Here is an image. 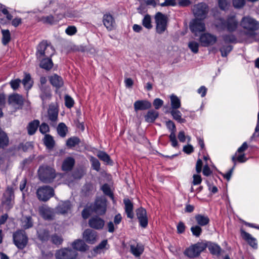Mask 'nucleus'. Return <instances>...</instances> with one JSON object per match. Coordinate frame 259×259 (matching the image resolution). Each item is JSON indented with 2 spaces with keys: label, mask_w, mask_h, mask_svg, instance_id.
Returning a JSON list of instances; mask_svg holds the SVG:
<instances>
[{
  "label": "nucleus",
  "mask_w": 259,
  "mask_h": 259,
  "mask_svg": "<svg viewBox=\"0 0 259 259\" xmlns=\"http://www.w3.org/2000/svg\"><path fill=\"white\" fill-rule=\"evenodd\" d=\"M215 27L219 31L227 30L229 32H233L236 30L238 26V21L235 15H230L226 19L220 18L214 24Z\"/></svg>",
  "instance_id": "nucleus-1"
},
{
  "label": "nucleus",
  "mask_w": 259,
  "mask_h": 259,
  "mask_svg": "<svg viewBox=\"0 0 259 259\" xmlns=\"http://www.w3.org/2000/svg\"><path fill=\"white\" fill-rule=\"evenodd\" d=\"M55 53V49L51 43L47 40H42L36 48L35 56L37 60L45 57H52Z\"/></svg>",
  "instance_id": "nucleus-2"
},
{
  "label": "nucleus",
  "mask_w": 259,
  "mask_h": 259,
  "mask_svg": "<svg viewBox=\"0 0 259 259\" xmlns=\"http://www.w3.org/2000/svg\"><path fill=\"white\" fill-rule=\"evenodd\" d=\"M37 172L39 179L44 183H51L56 177L55 169L47 165H40Z\"/></svg>",
  "instance_id": "nucleus-3"
},
{
  "label": "nucleus",
  "mask_w": 259,
  "mask_h": 259,
  "mask_svg": "<svg viewBox=\"0 0 259 259\" xmlns=\"http://www.w3.org/2000/svg\"><path fill=\"white\" fill-rule=\"evenodd\" d=\"M207 244L203 242H198L186 248L184 251L185 256L190 258L198 257L207 248Z\"/></svg>",
  "instance_id": "nucleus-4"
},
{
  "label": "nucleus",
  "mask_w": 259,
  "mask_h": 259,
  "mask_svg": "<svg viewBox=\"0 0 259 259\" xmlns=\"http://www.w3.org/2000/svg\"><path fill=\"white\" fill-rule=\"evenodd\" d=\"M13 241L19 249L23 250L28 244V238L25 231L18 230L13 234Z\"/></svg>",
  "instance_id": "nucleus-5"
},
{
  "label": "nucleus",
  "mask_w": 259,
  "mask_h": 259,
  "mask_svg": "<svg viewBox=\"0 0 259 259\" xmlns=\"http://www.w3.org/2000/svg\"><path fill=\"white\" fill-rule=\"evenodd\" d=\"M209 11L208 5L203 2L195 4L192 8V12L195 18L201 20H204L207 18Z\"/></svg>",
  "instance_id": "nucleus-6"
},
{
  "label": "nucleus",
  "mask_w": 259,
  "mask_h": 259,
  "mask_svg": "<svg viewBox=\"0 0 259 259\" xmlns=\"http://www.w3.org/2000/svg\"><path fill=\"white\" fill-rule=\"evenodd\" d=\"M107 199L103 196L96 198L94 203L91 204L94 212L98 215H103L107 210Z\"/></svg>",
  "instance_id": "nucleus-7"
},
{
  "label": "nucleus",
  "mask_w": 259,
  "mask_h": 259,
  "mask_svg": "<svg viewBox=\"0 0 259 259\" xmlns=\"http://www.w3.org/2000/svg\"><path fill=\"white\" fill-rule=\"evenodd\" d=\"M36 194L38 200L43 202L48 201L55 195L54 189L49 186L39 187L37 189Z\"/></svg>",
  "instance_id": "nucleus-8"
},
{
  "label": "nucleus",
  "mask_w": 259,
  "mask_h": 259,
  "mask_svg": "<svg viewBox=\"0 0 259 259\" xmlns=\"http://www.w3.org/2000/svg\"><path fill=\"white\" fill-rule=\"evenodd\" d=\"M218 40L217 36L208 32H203L199 35L198 41L200 45L203 47H209L213 46Z\"/></svg>",
  "instance_id": "nucleus-9"
},
{
  "label": "nucleus",
  "mask_w": 259,
  "mask_h": 259,
  "mask_svg": "<svg viewBox=\"0 0 259 259\" xmlns=\"http://www.w3.org/2000/svg\"><path fill=\"white\" fill-rule=\"evenodd\" d=\"M78 253L70 247L62 248L55 253L56 259H76Z\"/></svg>",
  "instance_id": "nucleus-10"
},
{
  "label": "nucleus",
  "mask_w": 259,
  "mask_h": 259,
  "mask_svg": "<svg viewBox=\"0 0 259 259\" xmlns=\"http://www.w3.org/2000/svg\"><path fill=\"white\" fill-rule=\"evenodd\" d=\"M203 20L194 18L190 22V29L195 36L199 35L205 31L206 27L205 23L203 22Z\"/></svg>",
  "instance_id": "nucleus-11"
},
{
  "label": "nucleus",
  "mask_w": 259,
  "mask_h": 259,
  "mask_svg": "<svg viewBox=\"0 0 259 259\" xmlns=\"http://www.w3.org/2000/svg\"><path fill=\"white\" fill-rule=\"evenodd\" d=\"M14 192L12 187H8L3 194L2 203L5 206L7 210H10L13 206V201L14 199Z\"/></svg>",
  "instance_id": "nucleus-12"
},
{
  "label": "nucleus",
  "mask_w": 259,
  "mask_h": 259,
  "mask_svg": "<svg viewBox=\"0 0 259 259\" xmlns=\"http://www.w3.org/2000/svg\"><path fill=\"white\" fill-rule=\"evenodd\" d=\"M240 25L245 29L254 31L259 28L258 22L249 16L243 17L241 21Z\"/></svg>",
  "instance_id": "nucleus-13"
},
{
  "label": "nucleus",
  "mask_w": 259,
  "mask_h": 259,
  "mask_svg": "<svg viewBox=\"0 0 259 259\" xmlns=\"http://www.w3.org/2000/svg\"><path fill=\"white\" fill-rule=\"evenodd\" d=\"M155 19L156 24V32L159 34H161L166 29L167 18L161 12H158L155 15Z\"/></svg>",
  "instance_id": "nucleus-14"
},
{
  "label": "nucleus",
  "mask_w": 259,
  "mask_h": 259,
  "mask_svg": "<svg viewBox=\"0 0 259 259\" xmlns=\"http://www.w3.org/2000/svg\"><path fill=\"white\" fill-rule=\"evenodd\" d=\"M58 108L53 103L49 105L47 111V118L51 125L54 126L56 125L58 119Z\"/></svg>",
  "instance_id": "nucleus-15"
},
{
  "label": "nucleus",
  "mask_w": 259,
  "mask_h": 259,
  "mask_svg": "<svg viewBox=\"0 0 259 259\" xmlns=\"http://www.w3.org/2000/svg\"><path fill=\"white\" fill-rule=\"evenodd\" d=\"M40 216L46 221H52L55 219V212L53 208L47 205H42L38 208Z\"/></svg>",
  "instance_id": "nucleus-16"
},
{
  "label": "nucleus",
  "mask_w": 259,
  "mask_h": 259,
  "mask_svg": "<svg viewBox=\"0 0 259 259\" xmlns=\"http://www.w3.org/2000/svg\"><path fill=\"white\" fill-rule=\"evenodd\" d=\"M39 97L42 101V106L44 107L48 101L52 97L51 89L50 86H46L39 88Z\"/></svg>",
  "instance_id": "nucleus-17"
},
{
  "label": "nucleus",
  "mask_w": 259,
  "mask_h": 259,
  "mask_svg": "<svg viewBox=\"0 0 259 259\" xmlns=\"http://www.w3.org/2000/svg\"><path fill=\"white\" fill-rule=\"evenodd\" d=\"M136 215L140 226L143 228H146L148 224L146 210L142 207H139L136 209Z\"/></svg>",
  "instance_id": "nucleus-18"
},
{
  "label": "nucleus",
  "mask_w": 259,
  "mask_h": 259,
  "mask_svg": "<svg viewBox=\"0 0 259 259\" xmlns=\"http://www.w3.org/2000/svg\"><path fill=\"white\" fill-rule=\"evenodd\" d=\"M88 224L91 228L100 230L103 228L105 221L99 216L94 215L89 219Z\"/></svg>",
  "instance_id": "nucleus-19"
},
{
  "label": "nucleus",
  "mask_w": 259,
  "mask_h": 259,
  "mask_svg": "<svg viewBox=\"0 0 259 259\" xmlns=\"http://www.w3.org/2000/svg\"><path fill=\"white\" fill-rule=\"evenodd\" d=\"M37 239L42 243L47 242L51 237L50 231L47 228H38L36 230Z\"/></svg>",
  "instance_id": "nucleus-20"
},
{
  "label": "nucleus",
  "mask_w": 259,
  "mask_h": 259,
  "mask_svg": "<svg viewBox=\"0 0 259 259\" xmlns=\"http://www.w3.org/2000/svg\"><path fill=\"white\" fill-rule=\"evenodd\" d=\"M102 21L104 26L108 31H112L114 29L115 20L113 16L110 13H106L103 15Z\"/></svg>",
  "instance_id": "nucleus-21"
},
{
  "label": "nucleus",
  "mask_w": 259,
  "mask_h": 259,
  "mask_svg": "<svg viewBox=\"0 0 259 259\" xmlns=\"http://www.w3.org/2000/svg\"><path fill=\"white\" fill-rule=\"evenodd\" d=\"M72 205L70 201L67 200L60 201L56 207V211L59 214H66L71 209Z\"/></svg>",
  "instance_id": "nucleus-22"
},
{
  "label": "nucleus",
  "mask_w": 259,
  "mask_h": 259,
  "mask_svg": "<svg viewBox=\"0 0 259 259\" xmlns=\"http://www.w3.org/2000/svg\"><path fill=\"white\" fill-rule=\"evenodd\" d=\"M97 237V232L92 229H87L83 233V238L89 244H94L96 241Z\"/></svg>",
  "instance_id": "nucleus-23"
},
{
  "label": "nucleus",
  "mask_w": 259,
  "mask_h": 259,
  "mask_svg": "<svg viewBox=\"0 0 259 259\" xmlns=\"http://www.w3.org/2000/svg\"><path fill=\"white\" fill-rule=\"evenodd\" d=\"M73 250L85 252L89 249V246L82 239H76L71 244Z\"/></svg>",
  "instance_id": "nucleus-24"
},
{
  "label": "nucleus",
  "mask_w": 259,
  "mask_h": 259,
  "mask_svg": "<svg viewBox=\"0 0 259 259\" xmlns=\"http://www.w3.org/2000/svg\"><path fill=\"white\" fill-rule=\"evenodd\" d=\"M240 233L242 238L245 240L247 243L253 248H257V243L256 239L253 237L249 233L246 232L243 229L240 230Z\"/></svg>",
  "instance_id": "nucleus-25"
},
{
  "label": "nucleus",
  "mask_w": 259,
  "mask_h": 259,
  "mask_svg": "<svg viewBox=\"0 0 259 259\" xmlns=\"http://www.w3.org/2000/svg\"><path fill=\"white\" fill-rule=\"evenodd\" d=\"M135 111L146 110L151 107V103L146 100H137L134 104Z\"/></svg>",
  "instance_id": "nucleus-26"
},
{
  "label": "nucleus",
  "mask_w": 259,
  "mask_h": 259,
  "mask_svg": "<svg viewBox=\"0 0 259 259\" xmlns=\"http://www.w3.org/2000/svg\"><path fill=\"white\" fill-rule=\"evenodd\" d=\"M123 203L124 204V210L126 214L127 217L131 219L134 218V205L131 200L128 198L123 199Z\"/></svg>",
  "instance_id": "nucleus-27"
},
{
  "label": "nucleus",
  "mask_w": 259,
  "mask_h": 259,
  "mask_svg": "<svg viewBox=\"0 0 259 259\" xmlns=\"http://www.w3.org/2000/svg\"><path fill=\"white\" fill-rule=\"evenodd\" d=\"M49 80L50 83L56 89H58L61 88L64 85V81L62 77L57 74L49 77Z\"/></svg>",
  "instance_id": "nucleus-28"
},
{
  "label": "nucleus",
  "mask_w": 259,
  "mask_h": 259,
  "mask_svg": "<svg viewBox=\"0 0 259 259\" xmlns=\"http://www.w3.org/2000/svg\"><path fill=\"white\" fill-rule=\"evenodd\" d=\"M51 58L52 57H45L39 60L40 67L47 71L50 70L54 65Z\"/></svg>",
  "instance_id": "nucleus-29"
},
{
  "label": "nucleus",
  "mask_w": 259,
  "mask_h": 259,
  "mask_svg": "<svg viewBox=\"0 0 259 259\" xmlns=\"http://www.w3.org/2000/svg\"><path fill=\"white\" fill-rule=\"evenodd\" d=\"M75 164V159L72 157H67L63 161L62 170L64 171H71Z\"/></svg>",
  "instance_id": "nucleus-30"
},
{
  "label": "nucleus",
  "mask_w": 259,
  "mask_h": 259,
  "mask_svg": "<svg viewBox=\"0 0 259 259\" xmlns=\"http://www.w3.org/2000/svg\"><path fill=\"white\" fill-rule=\"evenodd\" d=\"M194 218L197 225L201 227L207 225L210 222L209 217L204 214H197L195 215Z\"/></svg>",
  "instance_id": "nucleus-31"
},
{
  "label": "nucleus",
  "mask_w": 259,
  "mask_h": 259,
  "mask_svg": "<svg viewBox=\"0 0 259 259\" xmlns=\"http://www.w3.org/2000/svg\"><path fill=\"white\" fill-rule=\"evenodd\" d=\"M39 126V120L34 119L29 122L27 125V133L29 136H32L35 134Z\"/></svg>",
  "instance_id": "nucleus-32"
},
{
  "label": "nucleus",
  "mask_w": 259,
  "mask_h": 259,
  "mask_svg": "<svg viewBox=\"0 0 259 259\" xmlns=\"http://www.w3.org/2000/svg\"><path fill=\"white\" fill-rule=\"evenodd\" d=\"M206 243L207 244V247H208L211 254L217 255V256H219L221 255L222 248L219 245L211 242H207Z\"/></svg>",
  "instance_id": "nucleus-33"
},
{
  "label": "nucleus",
  "mask_w": 259,
  "mask_h": 259,
  "mask_svg": "<svg viewBox=\"0 0 259 259\" xmlns=\"http://www.w3.org/2000/svg\"><path fill=\"white\" fill-rule=\"evenodd\" d=\"M21 82L25 89L27 91L30 90L33 84V81L31 78L30 74L27 72H24V78L21 80Z\"/></svg>",
  "instance_id": "nucleus-34"
},
{
  "label": "nucleus",
  "mask_w": 259,
  "mask_h": 259,
  "mask_svg": "<svg viewBox=\"0 0 259 259\" xmlns=\"http://www.w3.org/2000/svg\"><path fill=\"white\" fill-rule=\"evenodd\" d=\"M44 144L48 149L52 150L55 145V141L52 136L50 134H46L42 139Z\"/></svg>",
  "instance_id": "nucleus-35"
},
{
  "label": "nucleus",
  "mask_w": 259,
  "mask_h": 259,
  "mask_svg": "<svg viewBox=\"0 0 259 259\" xmlns=\"http://www.w3.org/2000/svg\"><path fill=\"white\" fill-rule=\"evenodd\" d=\"M144 247L142 244L137 243L136 246L130 245V251L136 257L140 256L144 252Z\"/></svg>",
  "instance_id": "nucleus-36"
},
{
  "label": "nucleus",
  "mask_w": 259,
  "mask_h": 259,
  "mask_svg": "<svg viewBox=\"0 0 259 259\" xmlns=\"http://www.w3.org/2000/svg\"><path fill=\"white\" fill-rule=\"evenodd\" d=\"M159 113L157 111L152 109L149 110L145 115V120L147 122L153 123L158 118Z\"/></svg>",
  "instance_id": "nucleus-37"
},
{
  "label": "nucleus",
  "mask_w": 259,
  "mask_h": 259,
  "mask_svg": "<svg viewBox=\"0 0 259 259\" xmlns=\"http://www.w3.org/2000/svg\"><path fill=\"white\" fill-rule=\"evenodd\" d=\"M170 113L174 119L176 120L180 123H184L186 120L185 119L182 118V113L178 109H170Z\"/></svg>",
  "instance_id": "nucleus-38"
},
{
  "label": "nucleus",
  "mask_w": 259,
  "mask_h": 259,
  "mask_svg": "<svg viewBox=\"0 0 259 259\" xmlns=\"http://www.w3.org/2000/svg\"><path fill=\"white\" fill-rule=\"evenodd\" d=\"M9 102L10 103H14L19 106H22L24 103L22 96L18 94L11 95L9 98Z\"/></svg>",
  "instance_id": "nucleus-39"
},
{
  "label": "nucleus",
  "mask_w": 259,
  "mask_h": 259,
  "mask_svg": "<svg viewBox=\"0 0 259 259\" xmlns=\"http://www.w3.org/2000/svg\"><path fill=\"white\" fill-rule=\"evenodd\" d=\"M80 143V139L76 136H73L68 138L66 142V146L68 149H73L74 147L78 145Z\"/></svg>",
  "instance_id": "nucleus-40"
},
{
  "label": "nucleus",
  "mask_w": 259,
  "mask_h": 259,
  "mask_svg": "<svg viewBox=\"0 0 259 259\" xmlns=\"http://www.w3.org/2000/svg\"><path fill=\"white\" fill-rule=\"evenodd\" d=\"M98 157L106 164L112 165L113 161L110 158V156L105 152L100 151L97 153Z\"/></svg>",
  "instance_id": "nucleus-41"
},
{
  "label": "nucleus",
  "mask_w": 259,
  "mask_h": 259,
  "mask_svg": "<svg viewBox=\"0 0 259 259\" xmlns=\"http://www.w3.org/2000/svg\"><path fill=\"white\" fill-rule=\"evenodd\" d=\"M9 143V139L7 134L0 128V148L6 147Z\"/></svg>",
  "instance_id": "nucleus-42"
},
{
  "label": "nucleus",
  "mask_w": 259,
  "mask_h": 259,
  "mask_svg": "<svg viewBox=\"0 0 259 259\" xmlns=\"http://www.w3.org/2000/svg\"><path fill=\"white\" fill-rule=\"evenodd\" d=\"M170 109H178L180 108L181 103L180 99L175 95L172 94L170 97Z\"/></svg>",
  "instance_id": "nucleus-43"
},
{
  "label": "nucleus",
  "mask_w": 259,
  "mask_h": 259,
  "mask_svg": "<svg viewBox=\"0 0 259 259\" xmlns=\"http://www.w3.org/2000/svg\"><path fill=\"white\" fill-rule=\"evenodd\" d=\"M2 43L4 45H7L11 40V34L9 30L2 29Z\"/></svg>",
  "instance_id": "nucleus-44"
},
{
  "label": "nucleus",
  "mask_w": 259,
  "mask_h": 259,
  "mask_svg": "<svg viewBox=\"0 0 259 259\" xmlns=\"http://www.w3.org/2000/svg\"><path fill=\"white\" fill-rule=\"evenodd\" d=\"M68 131L67 127L63 122H61L58 124L57 127V132L59 135L61 137H65Z\"/></svg>",
  "instance_id": "nucleus-45"
},
{
  "label": "nucleus",
  "mask_w": 259,
  "mask_h": 259,
  "mask_svg": "<svg viewBox=\"0 0 259 259\" xmlns=\"http://www.w3.org/2000/svg\"><path fill=\"white\" fill-rule=\"evenodd\" d=\"M222 38L225 43L236 44L237 41L236 36L233 34H224L222 36Z\"/></svg>",
  "instance_id": "nucleus-46"
},
{
  "label": "nucleus",
  "mask_w": 259,
  "mask_h": 259,
  "mask_svg": "<svg viewBox=\"0 0 259 259\" xmlns=\"http://www.w3.org/2000/svg\"><path fill=\"white\" fill-rule=\"evenodd\" d=\"M101 190L105 195L109 196L112 200H114L113 193L111 191V188L108 184H104L102 186Z\"/></svg>",
  "instance_id": "nucleus-47"
},
{
  "label": "nucleus",
  "mask_w": 259,
  "mask_h": 259,
  "mask_svg": "<svg viewBox=\"0 0 259 259\" xmlns=\"http://www.w3.org/2000/svg\"><path fill=\"white\" fill-rule=\"evenodd\" d=\"M40 20L44 24H50L51 25H52L56 23L55 17L52 15H50L46 16H42L41 17Z\"/></svg>",
  "instance_id": "nucleus-48"
},
{
  "label": "nucleus",
  "mask_w": 259,
  "mask_h": 259,
  "mask_svg": "<svg viewBox=\"0 0 259 259\" xmlns=\"http://www.w3.org/2000/svg\"><path fill=\"white\" fill-rule=\"evenodd\" d=\"M232 160L234 163L233 166L225 174L221 172H220V174L223 176V177L225 179H226L228 181H230V180L231 179L232 173L236 166V158L235 156L232 157Z\"/></svg>",
  "instance_id": "nucleus-49"
},
{
  "label": "nucleus",
  "mask_w": 259,
  "mask_h": 259,
  "mask_svg": "<svg viewBox=\"0 0 259 259\" xmlns=\"http://www.w3.org/2000/svg\"><path fill=\"white\" fill-rule=\"evenodd\" d=\"M192 235L196 238H198L202 233L201 227L197 225L193 226L190 228Z\"/></svg>",
  "instance_id": "nucleus-50"
},
{
  "label": "nucleus",
  "mask_w": 259,
  "mask_h": 259,
  "mask_svg": "<svg viewBox=\"0 0 259 259\" xmlns=\"http://www.w3.org/2000/svg\"><path fill=\"white\" fill-rule=\"evenodd\" d=\"M22 223L23 228L25 230L32 227L33 222L32 217L31 216H26L24 218V220L23 221Z\"/></svg>",
  "instance_id": "nucleus-51"
},
{
  "label": "nucleus",
  "mask_w": 259,
  "mask_h": 259,
  "mask_svg": "<svg viewBox=\"0 0 259 259\" xmlns=\"http://www.w3.org/2000/svg\"><path fill=\"white\" fill-rule=\"evenodd\" d=\"M92 212H94L93 208L90 205V206H86L82 210L81 215L84 220H87L91 215Z\"/></svg>",
  "instance_id": "nucleus-52"
},
{
  "label": "nucleus",
  "mask_w": 259,
  "mask_h": 259,
  "mask_svg": "<svg viewBox=\"0 0 259 259\" xmlns=\"http://www.w3.org/2000/svg\"><path fill=\"white\" fill-rule=\"evenodd\" d=\"M142 25L144 27L148 29H150L152 28L151 24V18L149 14H146L142 20Z\"/></svg>",
  "instance_id": "nucleus-53"
},
{
  "label": "nucleus",
  "mask_w": 259,
  "mask_h": 259,
  "mask_svg": "<svg viewBox=\"0 0 259 259\" xmlns=\"http://www.w3.org/2000/svg\"><path fill=\"white\" fill-rule=\"evenodd\" d=\"M50 239L52 243L57 246L61 245L63 241V238L56 234L51 235Z\"/></svg>",
  "instance_id": "nucleus-54"
},
{
  "label": "nucleus",
  "mask_w": 259,
  "mask_h": 259,
  "mask_svg": "<svg viewBox=\"0 0 259 259\" xmlns=\"http://www.w3.org/2000/svg\"><path fill=\"white\" fill-rule=\"evenodd\" d=\"M90 160L91 162L92 168L97 171H99L100 169L101 165L99 160L94 156H91Z\"/></svg>",
  "instance_id": "nucleus-55"
},
{
  "label": "nucleus",
  "mask_w": 259,
  "mask_h": 259,
  "mask_svg": "<svg viewBox=\"0 0 259 259\" xmlns=\"http://www.w3.org/2000/svg\"><path fill=\"white\" fill-rule=\"evenodd\" d=\"M199 42L194 40L189 41L188 47L190 50L194 54H197L199 51Z\"/></svg>",
  "instance_id": "nucleus-56"
},
{
  "label": "nucleus",
  "mask_w": 259,
  "mask_h": 259,
  "mask_svg": "<svg viewBox=\"0 0 259 259\" xmlns=\"http://www.w3.org/2000/svg\"><path fill=\"white\" fill-rule=\"evenodd\" d=\"M230 2V0H218V5L221 10L226 11L229 9Z\"/></svg>",
  "instance_id": "nucleus-57"
},
{
  "label": "nucleus",
  "mask_w": 259,
  "mask_h": 259,
  "mask_svg": "<svg viewBox=\"0 0 259 259\" xmlns=\"http://www.w3.org/2000/svg\"><path fill=\"white\" fill-rule=\"evenodd\" d=\"M233 49V46L231 45H228L226 46H223L220 49V51L221 53V55L223 57H226L231 52Z\"/></svg>",
  "instance_id": "nucleus-58"
},
{
  "label": "nucleus",
  "mask_w": 259,
  "mask_h": 259,
  "mask_svg": "<svg viewBox=\"0 0 259 259\" xmlns=\"http://www.w3.org/2000/svg\"><path fill=\"white\" fill-rule=\"evenodd\" d=\"M39 131L42 135L47 134V133L50 132V129L49 125L46 122H42L39 123Z\"/></svg>",
  "instance_id": "nucleus-59"
},
{
  "label": "nucleus",
  "mask_w": 259,
  "mask_h": 259,
  "mask_svg": "<svg viewBox=\"0 0 259 259\" xmlns=\"http://www.w3.org/2000/svg\"><path fill=\"white\" fill-rule=\"evenodd\" d=\"M93 190V186L92 184L89 183H87L83 186L82 191L85 196L89 195L90 192Z\"/></svg>",
  "instance_id": "nucleus-60"
},
{
  "label": "nucleus",
  "mask_w": 259,
  "mask_h": 259,
  "mask_svg": "<svg viewBox=\"0 0 259 259\" xmlns=\"http://www.w3.org/2000/svg\"><path fill=\"white\" fill-rule=\"evenodd\" d=\"M74 104V101L73 98L70 96L67 95L65 96V105L68 108H72Z\"/></svg>",
  "instance_id": "nucleus-61"
},
{
  "label": "nucleus",
  "mask_w": 259,
  "mask_h": 259,
  "mask_svg": "<svg viewBox=\"0 0 259 259\" xmlns=\"http://www.w3.org/2000/svg\"><path fill=\"white\" fill-rule=\"evenodd\" d=\"M166 126L167 129L170 131V134L176 133V127L175 123L171 120H169L166 122Z\"/></svg>",
  "instance_id": "nucleus-62"
},
{
  "label": "nucleus",
  "mask_w": 259,
  "mask_h": 259,
  "mask_svg": "<svg viewBox=\"0 0 259 259\" xmlns=\"http://www.w3.org/2000/svg\"><path fill=\"white\" fill-rule=\"evenodd\" d=\"M21 82V79L19 78H17L15 79L11 80V81L10 82V84L12 89L13 90L15 91L19 88Z\"/></svg>",
  "instance_id": "nucleus-63"
},
{
  "label": "nucleus",
  "mask_w": 259,
  "mask_h": 259,
  "mask_svg": "<svg viewBox=\"0 0 259 259\" xmlns=\"http://www.w3.org/2000/svg\"><path fill=\"white\" fill-rule=\"evenodd\" d=\"M77 32V29L74 26H69L65 30V33L68 35H73Z\"/></svg>",
  "instance_id": "nucleus-64"
}]
</instances>
